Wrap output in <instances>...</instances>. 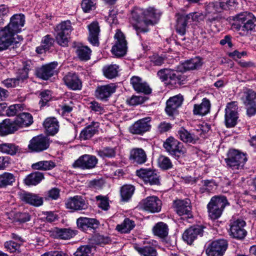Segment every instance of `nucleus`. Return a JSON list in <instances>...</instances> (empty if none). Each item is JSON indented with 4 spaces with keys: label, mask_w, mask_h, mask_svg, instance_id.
<instances>
[{
    "label": "nucleus",
    "mask_w": 256,
    "mask_h": 256,
    "mask_svg": "<svg viewBox=\"0 0 256 256\" xmlns=\"http://www.w3.org/2000/svg\"><path fill=\"white\" fill-rule=\"evenodd\" d=\"M76 224L79 229L86 232L88 230L96 228L99 224V222L95 218L81 216L77 219Z\"/></svg>",
    "instance_id": "25"
},
{
    "label": "nucleus",
    "mask_w": 256,
    "mask_h": 256,
    "mask_svg": "<svg viewBox=\"0 0 256 256\" xmlns=\"http://www.w3.org/2000/svg\"><path fill=\"white\" fill-rule=\"evenodd\" d=\"M202 65V60L200 58L196 57L187 60L181 64L182 70L184 71L193 70L198 68ZM182 70V69H180Z\"/></svg>",
    "instance_id": "41"
},
{
    "label": "nucleus",
    "mask_w": 256,
    "mask_h": 256,
    "mask_svg": "<svg viewBox=\"0 0 256 256\" xmlns=\"http://www.w3.org/2000/svg\"><path fill=\"white\" fill-rule=\"evenodd\" d=\"M170 70V69L168 68L161 69L158 72L157 76L162 82H168L169 78Z\"/></svg>",
    "instance_id": "63"
},
{
    "label": "nucleus",
    "mask_w": 256,
    "mask_h": 256,
    "mask_svg": "<svg viewBox=\"0 0 256 256\" xmlns=\"http://www.w3.org/2000/svg\"><path fill=\"white\" fill-rule=\"evenodd\" d=\"M238 25L242 28V30H252L256 27V18L252 13L243 12L238 14L236 18Z\"/></svg>",
    "instance_id": "12"
},
{
    "label": "nucleus",
    "mask_w": 256,
    "mask_h": 256,
    "mask_svg": "<svg viewBox=\"0 0 256 256\" xmlns=\"http://www.w3.org/2000/svg\"><path fill=\"white\" fill-rule=\"evenodd\" d=\"M241 100L246 108V114L248 116L256 114V92L246 88L244 90Z\"/></svg>",
    "instance_id": "8"
},
{
    "label": "nucleus",
    "mask_w": 256,
    "mask_h": 256,
    "mask_svg": "<svg viewBox=\"0 0 256 256\" xmlns=\"http://www.w3.org/2000/svg\"><path fill=\"white\" fill-rule=\"evenodd\" d=\"M64 84L70 90H80L82 88V82L78 74L69 72L62 78Z\"/></svg>",
    "instance_id": "21"
},
{
    "label": "nucleus",
    "mask_w": 256,
    "mask_h": 256,
    "mask_svg": "<svg viewBox=\"0 0 256 256\" xmlns=\"http://www.w3.org/2000/svg\"><path fill=\"white\" fill-rule=\"evenodd\" d=\"M96 153L100 158H112L116 156V147L106 146L96 150Z\"/></svg>",
    "instance_id": "42"
},
{
    "label": "nucleus",
    "mask_w": 256,
    "mask_h": 256,
    "mask_svg": "<svg viewBox=\"0 0 256 256\" xmlns=\"http://www.w3.org/2000/svg\"><path fill=\"white\" fill-rule=\"evenodd\" d=\"M58 65L57 62H53L38 68L36 70L37 77L43 80H48L54 76Z\"/></svg>",
    "instance_id": "22"
},
{
    "label": "nucleus",
    "mask_w": 256,
    "mask_h": 256,
    "mask_svg": "<svg viewBox=\"0 0 256 256\" xmlns=\"http://www.w3.org/2000/svg\"><path fill=\"white\" fill-rule=\"evenodd\" d=\"M54 38L50 34L44 36L41 42V45L36 48V51L38 54H42L54 46Z\"/></svg>",
    "instance_id": "35"
},
{
    "label": "nucleus",
    "mask_w": 256,
    "mask_h": 256,
    "mask_svg": "<svg viewBox=\"0 0 256 256\" xmlns=\"http://www.w3.org/2000/svg\"><path fill=\"white\" fill-rule=\"evenodd\" d=\"M25 21L24 14H15L10 18L8 24L0 30V51L7 50L14 44H18L14 36L22 32Z\"/></svg>",
    "instance_id": "1"
},
{
    "label": "nucleus",
    "mask_w": 256,
    "mask_h": 256,
    "mask_svg": "<svg viewBox=\"0 0 256 256\" xmlns=\"http://www.w3.org/2000/svg\"><path fill=\"white\" fill-rule=\"evenodd\" d=\"M99 124L97 122H92L90 125L84 128L80 133V138L81 140H86L90 138L96 132Z\"/></svg>",
    "instance_id": "33"
},
{
    "label": "nucleus",
    "mask_w": 256,
    "mask_h": 256,
    "mask_svg": "<svg viewBox=\"0 0 256 256\" xmlns=\"http://www.w3.org/2000/svg\"><path fill=\"white\" fill-rule=\"evenodd\" d=\"M130 159L133 163L144 164L147 160L145 151L142 148H134L130 151Z\"/></svg>",
    "instance_id": "28"
},
{
    "label": "nucleus",
    "mask_w": 256,
    "mask_h": 256,
    "mask_svg": "<svg viewBox=\"0 0 256 256\" xmlns=\"http://www.w3.org/2000/svg\"><path fill=\"white\" fill-rule=\"evenodd\" d=\"M186 77L177 70H171L169 74L168 82L172 84L182 85L184 84Z\"/></svg>",
    "instance_id": "38"
},
{
    "label": "nucleus",
    "mask_w": 256,
    "mask_h": 256,
    "mask_svg": "<svg viewBox=\"0 0 256 256\" xmlns=\"http://www.w3.org/2000/svg\"><path fill=\"white\" fill-rule=\"evenodd\" d=\"M236 3L235 0H219L215 6L219 7L217 11L220 12L221 10H229L230 7L234 6Z\"/></svg>",
    "instance_id": "51"
},
{
    "label": "nucleus",
    "mask_w": 256,
    "mask_h": 256,
    "mask_svg": "<svg viewBox=\"0 0 256 256\" xmlns=\"http://www.w3.org/2000/svg\"><path fill=\"white\" fill-rule=\"evenodd\" d=\"M246 222L242 219L230 221V235L234 238L242 240L245 238L247 232L244 230Z\"/></svg>",
    "instance_id": "13"
},
{
    "label": "nucleus",
    "mask_w": 256,
    "mask_h": 256,
    "mask_svg": "<svg viewBox=\"0 0 256 256\" xmlns=\"http://www.w3.org/2000/svg\"><path fill=\"white\" fill-rule=\"evenodd\" d=\"M127 42L124 33L120 30H116L114 36V44L111 52L116 58L122 57L127 52Z\"/></svg>",
    "instance_id": "6"
},
{
    "label": "nucleus",
    "mask_w": 256,
    "mask_h": 256,
    "mask_svg": "<svg viewBox=\"0 0 256 256\" xmlns=\"http://www.w3.org/2000/svg\"><path fill=\"white\" fill-rule=\"evenodd\" d=\"M14 218L16 222L24 223L29 221L30 219V216L28 212H18L14 214Z\"/></svg>",
    "instance_id": "59"
},
{
    "label": "nucleus",
    "mask_w": 256,
    "mask_h": 256,
    "mask_svg": "<svg viewBox=\"0 0 256 256\" xmlns=\"http://www.w3.org/2000/svg\"><path fill=\"white\" fill-rule=\"evenodd\" d=\"M134 191V188L132 185H124L120 189L122 200L128 202L132 196Z\"/></svg>",
    "instance_id": "49"
},
{
    "label": "nucleus",
    "mask_w": 256,
    "mask_h": 256,
    "mask_svg": "<svg viewBox=\"0 0 256 256\" xmlns=\"http://www.w3.org/2000/svg\"><path fill=\"white\" fill-rule=\"evenodd\" d=\"M88 42L94 46H98L100 44L99 35L100 28L97 22H92L88 26Z\"/></svg>",
    "instance_id": "27"
},
{
    "label": "nucleus",
    "mask_w": 256,
    "mask_h": 256,
    "mask_svg": "<svg viewBox=\"0 0 256 256\" xmlns=\"http://www.w3.org/2000/svg\"><path fill=\"white\" fill-rule=\"evenodd\" d=\"M76 54L81 61H88L90 58L92 50L89 47L81 44L75 46Z\"/></svg>",
    "instance_id": "34"
},
{
    "label": "nucleus",
    "mask_w": 256,
    "mask_h": 256,
    "mask_svg": "<svg viewBox=\"0 0 256 256\" xmlns=\"http://www.w3.org/2000/svg\"><path fill=\"white\" fill-rule=\"evenodd\" d=\"M43 125L48 134L54 136L59 129L58 120L55 118H48L44 121Z\"/></svg>",
    "instance_id": "32"
},
{
    "label": "nucleus",
    "mask_w": 256,
    "mask_h": 256,
    "mask_svg": "<svg viewBox=\"0 0 256 256\" xmlns=\"http://www.w3.org/2000/svg\"><path fill=\"white\" fill-rule=\"evenodd\" d=\"M146 98L145 96H133L128 100V104L130 106H136L144 103Z\"/></svg>",
    "instance_id": "62"
},
{
    "label": "nucleus",
    "mask_w": 256,
    "mask_h": 256,
    "mask_svg": "<svg viewBox=\"0 0 256 256\" xmlns=\"http://www.w3.org/2000/svg\"><path fill=\"white\" fill-rule=\"evenodd\" d=\"M158 166L164 170L170 169L172 166L170 160L164 156H160L158 158Z\"/></svg>",
    "instance_id": "53"
},
{
    "label": "nucleus",
    "mask_w": 256,
    "mask_h": 256,
    "mask_svg": "<svg viewBox=\"0 0 256 256\" xmlns=\"http://www.w3.org/2000/svg\"><path fill=\"white\" fill-rule=\"evenodd\" d=\"M32 119V116L30 114L23 112L18 114L14 120V122L18 129L20 128L26 127L30 125L33 122Z\"/></svg>",
    "instance_id": "36"
},
{
    "label": "nucleus",
    "mask_w": 256,
    "mask_h": 256,
    "mask_svg": "<svg viewBox=\"0 0 256 256\" xmlns=\"http://www.w3.org/2000/svg\"><path fill=\"white\" fill-rule=\"evenodd\" d=\"M152 231L154 235L164 238L168 234V226L163 222H159L154 226Z\"/></svg>",
    "instance_id": "45"
},
{
    "label": "nucleus",
    "mask_w": 256,
    "mask_h": 256,
    "mask_svg": "<svg viewBox=\"0 0 256 256\" xmlns=\"http://www.w3.org/2000/svg\"><path fill=\"white\" fill-rule=\"evenodd\" d=\"M56 166V164L52 160H42L33 164L32 168L36 170H50Z\"/></svg>",
    "instance_id": "48"
},
{
    "label": "nucleus",
    "mask_w": 256,
    "mask_h": 256,
    "mask_svg": "<svg viewBox=\"0 0 256 256\" xmlns=\"http://www.w3.org/2000/svg\"><path fill=\"white\" fill-rule=\"evenodd\" d=\"M229 204L226 196H212L207 206H212L213 208H218L220 211L224 212L226 206Z\"/></svg>",
    "instance_id": "31"
},
{
    "label": "nucleus",
    "mask_w": 256,
    "mask_h": 256,
    "mask_svg": "<svg viewBox=\"0 0 256 256\" xmlns=\"http://www.w3.org/2000/svg\"><path fill=\"white\" fill-rule=\"evenodd\" d=\"M163 146L168 152L177 160L184 157L186 151L182 143L172 137L168 138L164 142Z\"/></svg>",
    "instance_id": "4"
},
{
    "label": "nucleus",
    "mask_w": 256,
    "mask_h": 256,
    "mask_svg": "<svg viewBox=\"0 0 256 256\" xmlns=\"http://www.w3.org/2000/svg\"><path fill=\"white\" fill-rule=\"evenodd\" d=\"M22 106L20 104H16L10 106L6 110V114L8 116H14L19 114L21 110Z\"/></svg>",
    "instance_id": "60"
},
{
    "label": "nucleus",
    "mask_w": 256,
    "mask_h": 256,
    "mask_svg": "<svg viewBox=\"0 0 256 256\" xmlns=\"http://www.w3.org/2000/svg\"><path fill=\"white\" fill-rule=\"evenodd\" d=\"M96 0H82V8L84 12H88L95 8Z\"/></svg>",
    "instance_id": "55"
},
{
    "label": "nucleus",
    "mask_w": 256,
    "mask_h": 256,
    "mask_svg": "<svg viewBox=\"0 0 256 256\" xmlns=\"http://www.w3.org/2000/svg\"><path fill=\"white\" fill-rule=\"evenodd\" d=\"M238 103L232 101L226 104L225 108L224 122L226 128L234 126L238 118Z\"/></svg>",
    "instance_id": "7"
},
{
    "label": "nucleus",
    "mask_w": 256,
    "mask_h": 256,
    "mask_svg": "<svg viewBox=\"0 0 256 256\" xmlns=\"http://www.w3.org/2000/svg\"><path fill=\"white\" fill-rule=\"evenodd\" d=\"M16 180L14 174L4 172L0 174V188H4L8 186H12Z\"/></svg>",
    "instance_id": "44"
},
{
    "label": "nucleus",
    "mask_w": 256,
    "mask_h": 256,
    "mask_svg": "<svg viewBox=\"0 0 256 256\" xmlns=\"http://www.w3.org/2000/svg\"><path fill=\"white\" fill-rule=\"evenodd\" d=\"M39 96L40 98L39 102L40 107L45 106L52 98V92L49 90H44L40 92Z\"/></svg>",
    "instance_id": "54"
},
{
    "label": "nucleus",
    "mask_w": 256,
    "mask_h": 256,
    "mask_svg": "<svg viewBox=\"0 0 256 256\" xmlns=\"http://www.w3.org/2000/svg\"><path fill=\"white\" fill-rule=\"evenodd\" d=\"M150 117H146L137 120L130 126V132L136 134H143L150 130Z\"/></svg>",
    "instance_id": "16"
},
{
    "label": "nucleus",
    "mask_w": 256,
    "mask_h": 256,
    "mask_svg": "<svg viewBox=\"0 0 256 256\" xmlns=\"http://www.w3.org/2000/svg\"><path fill=\"white\" fill-rule=\"evenodd\" d=\"M210 100L204 98L201 103L194 104L193 114L194 115L205 116L210 112Z\"/></svg>",
    "instance_id": "29"
},
{
    "label": "nucleus",
    "mask_w": 256,
    "mask_h": 256,
    "mask_svg": "<svg viewBox=\"0 0 256 256\" xmlns=\"http://www.w3.org/2000/svg\"><path fill=\"white\" fill-rule=\"evenodd\" d=\"M202 134V129L194 130L188 132L184 128H181L178 132L180 140L186 143H196Z\"/></svg>",
    "instance_id": "14"
},
{
    "label": "nucleus",
    "mask_w": 256,
    "mask_h": 256,
    "mask_svg": "<svg viewBox=\"0 0 256 256\" xmlns=\"http://www.w3.org/2000/svg\"><path fill=\"white\" fill-rule=\"evenodd\" d=\"M117 86L114 83L98 86L95 90L96 97L102 100L106 101L116 92Z\"/></svg>",
    "instance_id": "17"
},
{
    "label": "nucleus",
    "mask_w": 256,
    "mask_h": 256,
    "mask_svg": "<svg viewBox=\"0 0 256 256\" xmlns=\"http://www.w3.org/2000/svg\"><path fill=\"white\" fill-rule=\"evenodd\" d=\"M134 226L135 222L134 220L128 218H126L121 224L116 226V230L121 233H128Z\"/></svg>",
    "instance_id": "47"
},
{
    "label": "nucleus",
    "mask_w": 256,
    "mask_h": 256,
    "mask_svg": "<svg viewBox=\"0 0 256 256\" xmlns=\"http://www.w3.org/2000/svg\"><path fill=\"white\" fill-rule=\"evenodd\" d=\"M120 66L116 64L106 65L102 68L104 76L108 79H112L118 76Z\"/></svg>",
    "instance_id": "40"
},
{
    "label": "nucleus",
    "mask_w": 256,
    "mask_h": 256,
    "mask_svg": "<svg viewBox=\"0 0 256 256\" xmlns=\"http://www.w3.org/2000/svg\"><path fill=\"white\" fill-rule=\"evenodd\" d=\"M208 216L212 220H216L219 218L223 212L220 211L218 208H213L212 206H207Z\"/></svg>",
    "instance_id": "58"
},
{
    "label": "nucleus",
    "mask_w": 256,
    "mask_h": 256,
    "mask_svg": "<svg viewBox=\"0 0 256 256\" xmlns=\"http://www.w3.org/2000/svg\"><path fill=\"white\" fill-rule=\"evenodd\" d=\"M247 160L246 154L236 149L230 150L224 160L227 166L232 170L242 168Z\"/></svg>",
    "instance_id": "3"
},
{
    "label": "nucleus",
    "mask_w": 256,
    "mask_h": 256,
    "mask_svg": "<svg viewBox=\"0 0 256 256\" xmlns=\"http://www.w3.org/2000/svg\"><path fill=\"white\" fill-rule=\"evenodd\" d=\"M136 175L142 178L146 184L156 185L160 184L159 176L150 169L141 168L136 171Z\"/></svg>",
    "instance_id": "18"
},
{
    "label": "nucleus",
    "mask_w": 256,
    "mask_h": 256,
    "mask_svg": "<svg viewBox=\"0 0 256 256\" xmlns=\"http://www.w3.org/2000/svg\"><path fill=\"white\" fill-rule=\"evenodd\" d=\"M134 248L141 256H158V253L156 248L150 244L143 246L134 245Z\"/></svg>",
    "instance_id": "43"
},
{
    "label": "nucleus",
    "mask_w": 256,
    "mask_h": 256,
    "mask_svg": "<svg viewBox=\"0 0 256 256\" xmlns=\"http://www.w3.org/2000/svg\"><path fill=\"white\" fill-rule=\"evenodd\" d=\"M188 20V22H190V24L192 22L196 24L200 22L204 18V14L200 12H190L188 14L186 15Z\"/></svg>",
    "instance_id": "52"
},
{
    "label": "nucleus",
    "mask_w": 256,
    "mask_h": 256,
    "mask_svg": "<svg viewBox=\"0 0 256 256\" xmlns=\"http://www.w3.org/2000/svg\"><path fill=\"white\" fill-rule=\"evenodd\" d=\"M50 138L43 135L34 137L29 142L28 149L33 152H41L47 150L50 144Z\"/></svg>",
    "instance_id": "11"
},
{
    "label": "nucleus",
    "mask_w": 256,
    "mask_h": 256,
    "mask_svg": "<svg viewBox=\"0 0 256 256\" xmlns=\"http://www.w3.org/2000/svg\"><path fill=\"white\" fill-rule=\"evenodd\" d=\"M205 228L202 225H194L186 230L182 234L183 240L186 242L191 244L192 242L198 236H202L204 229Z\"/></svg>",
    "instance_id": "15"
},
{
    "label": "nucleus",
    "mask_w": 256,
    "mask_h": 256,
    "mask_svg": "<svg viewBox=\"0 0 256 256\" xmlns=\"http://www.w3.org/2000/svg\"><path fill=\"white\" fill-rule=\"evenodd\" d=\"M92 251V247L90 246H80L74 252V256H90Z\"/></svg>",
    "instance_id": "57"
},
{
    "label": "nucleus",
    "mask_w": 256,
    "mask_h": 256,
    "mask_svg": "<svg viewBox=\"0 0 256 256\" xmlns=\"http://www.w3.org/2000/svg\"><path fill=\"white\" fill-rule=\"evenodd\" d=\"M182 102V96H176L170 98L166 102V106L165 108L166 113L169 116L178 114V109L181 106Z\"/></svg>",
    "instance_id": "24"
},
{
    "label": "nucleus",
    "mask_w": 256,
    "mask_h": 256,
    "mask_svg": "<svg viewBox=\"0 0 256 256\" xmlns=\"http://www.w3.org/2000/svg\"><path fill=\"white\" fill-rule=\"evenodd\" d=\"M160 14V12L154 8L150 7L144 10L134 7L131 12L130 21L138 34L140 32H145L148 31L147 28H141L138 26V24H144L146 26L153 25L156 23Z\"/></svg>",
    "instance_id": "2"
},
{
    "label": "nucleus",
    "mask_w": 256,
    "mask_h": 256,
    "mask_svg": "<svg viewBox=\"0 0 256 256\" xmlns=\"http://www.w3.org/2000/svg\"><path fill=\"white\" fill-rule=\"evenodd\" d=\"M78 231L70 228H61L56 231L57 236L62 240H68L77 234Z\"/></svg>",
    "instance_id": "50"
},
{
    "label": "nucleus",
    "mask_w": 256,
    "mask_h": 256,
    "mask_svg": "<svg viewBox=\"0 0 256 256\" xmlns=\"http://www.w3.org/2000/svg\"><path fill=\"white\" fill-rule=\"evenodd\" d=\"M228 242L224 239L214 240L206 249L207 256H222L228 248Z\"/></svg>",
    "instance_id": "9"
},
{
    "label": "nucleus",
    "mask_w": 256,
    "mask_h": 256,
    "mask_svg": "<svg viewBox=\"0 0 256 256\" xmlns=\"http://www.w3.org/2000/svg\"><path fill=\"white\" fill-rule=\"evenodd\" d=\"M18 130L14 120L6 119L0 124V136H6Z\"/></svg>",
    "instance_id": "30"
},
{
    "label": "nucleus",
    "mask_w": 256,
    "mask_h": 256,
    "mask_svg": "<svg viewBox=\"0 0 256 256\" xmlns=\"http://www.w3.org/2000/svg\"><path fill=\"white\" fill-rule=\"evenodd\" d=\"M20 150L19 146L14 144L3 143L0 144V152L3 154L14 156Z\"/></svg>",
    "instance_id": "46"
},
{
    "label": "nucleus",
    "mask_w": 256,
    "mask_h": 256,
    "mask_svg": "<svg viewBox=\"0 0 256 256\" xmlns=\"http://www.w3.org/2000/svg\"><path fill=\"white\" fill-rule=\"evenodd\" d=\"M60 190L58 188H54L50 190L47 192L46 199L56 200L60 196Z\"/></svg>",
    "instance_id": "64"
},
{
    "label": "nucleus",
    "mask_w": 256,
    "mask_h": 256,
    "mask_svg": "<svg viewBox=\"0 0 256 256\" xmlns=\"http://www.w3.org/2000/svg\"><path fill=\"white\" fill-rule=\"evenodd\" d=\"M175 210L180 216L187 215L190 218L192 216V208L190 200H176L174 202Z\"/></svg>",
    "instance_id": "26"
},
{
    "label": "nucleus",
    "mask_w": 256,
    "mask_h": 256,
    "mask_svg": "<svg viewBox=\"0 0 256 256\" xmlns=\"http://www.w3.org/2000/svg\"><path fill=\"white\" fill-rule=\"evenodd\" d=\"M4 247L10 252H14L19 249L20 244L12 240H9L4 243Z\"/></svg>",
    "instance_id": "61"
},
{
    "label": "nucleus",
    "mask_w": 256,
    "mask_h": 256,
    "mask_svg": "<svg viewBox=\"0 0 256 256\" xmlns=\"http://www.w3.org/2000/svg\"><path fill=\"white\" fill-rule=\"evenodd\" d=\"M65 204L66 208L72 211L86 210L88 206L85 200L80 196H76L68 198Z\"/></svg>",
    "instance_id": "20"
},
{
    "label": "nucleus",
    "mask_w": 256,
    "mask_h": 256,
    "mask_svg": "<svg viewBox=\"0 0 256 256\" xmlns=\"http://www.w3.org/2000/svg\"><path fill=\"white\" fill-rule=\"evenodd\" d=\"M176 31L180 34L183 36L186 34L188 22L187 18L184 14H176Z\"/></svg>",
    "instance_id": "37"
},
{
    "label": "nucleus",
    "mask_w": 256,
    "mask_h": 256,
    "mask_svg": "<svg viewBox=\"0 0 256 256\" xmlns=\"http://www.w3.org/2000/svg\"><path fill=\"white\" fill-rule=\"evenodd\" d=\"M43 179H44L43 173L39 172H35L27 176L24 181L25 184L27 186H36Z\"/></svg>",
    "instance_id": "39"
},
{
    "label": "nucleus",
    "mask_w": 256,
    "mask_h": 256,
    "mask_svg": "<svg viewBox=\"0 0 256 256\" xmlns=\"http://www.w3.org/2000/svg\"><path fill=\"white\" fill-rule=\"evenodd\" d=\"M72 26L70 20L62 22L54 28L56 32V40L60 46H64L68 44V36L72 30Z\"/></svg>",
    "instance_id": "5"
},
{
    "label": "nucleus",
    "mask_w": 256,
    "mask_h": 256,
    "mask_svg": "<svg viewBox=\"0 0 256 256\" xmlns=\"http://www.w3.org/2000/svg\"><path fill=\"white\" fill-rule=\"evenodd\" d=\"M98 162V158L95 156L84 154L74 161L72 166L82 170H92L96 167Z\"/></svg>",
    "instance_id": "10"
},
{
    "label": "nucleus",
    "mask_w": 256,
    "mask_h": 256,
    "mask_svg": "<svg viewBox=\"0 0 256 256\" xmlns=\"http://www.w3.org/2000/svg\"><path fill=\"white\" fill-rule=\"evenodd\" d=\"M96 200L98 202V206L103 210H108L110 207L108 199L106 196H98L96 197Z\"/></svg>",
    "instance_id": "56"
},
{
    "label": "nucleus",
    "mask_w": 256,
    "mask_h": 256,
    "mask_svg": "<svg viewBox=\"0 0 256 256\" xmlns=\"http://www.w3.org/2000/svg\"><path fill=\"white\" fill-rule=\"evenodd\" d=\"M141 204L144 210L154 213L158 212L161 210L162 204L157 196H152L143 200Z\"/></svg>",
    "instance_id": "19"
},
{
    "label": "nucleus",
    "mask_w": 256,
    "mask_h": 256,
    "mask_svg": "<svg viewBox=\"0 0 256 256\" xmlns=\"http://www.w3.org/2000/svg\"><path fill=\"white\" fill-rule=\"evenodd\" d=\"M20 198L26 204L38 207L43 204L44 198L38 194L24 192L20 194Z\"/></svg>",
    "instance_id": "23"
}]
</instances>
